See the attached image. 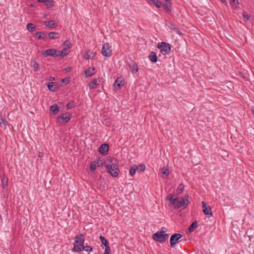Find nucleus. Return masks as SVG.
Instances as JSON below:
<instances>
[{"instance_id":"09e8293b","label":"nucleus","mask_w":254,"mask_h":254,"mask_svg":"<svg viewBox=\"0 0 254 254\" xmlns=\"http://www.w3.org/2000/svg\"><path fill=\"white\" fill-rule=\"evenodd\" d=\"M47 0H38V1L41 2H45Z\"/></svg>"},{"instance_id":"9b49d317","label":"nucleus","mask_w":254,"mask_h":254,"mask_svg":"<svg viewBox=\"0 0 254 254\" xmlns=\"http://www.w3.org/2000/svg\"><path fill=\"white\" fill-rule=\"evenodd\" d=\"M71 115H70V114H69L68 113L66 112L64 113H63L60 116H59L58 118V120L59 122H60V120L61 119V120H64L65 123H66L68 122H69V121L71 119Z\"/></svg>"},{"instance_id":"f704fd0d","label":"nucleus","mask_w":254,"mask_h":254,"mask_svg":"<svg viewBox=\"0 0 254 254\" xmlns=\"http://www.w3.org/2000/svg\"><path fill=\"white\" fill-rule=\"evenodd\" d=\"M97 167L95 161L92 162L90 165V169L91 171H94L96 170Z\"/></svg>"},{"instance_id":"f257e3e1","label":"nucleus","mask_w":254,"mask_h":254,"mask_svg":"<svg viewBox=\"0 0 254 254\" xmlns=\"http://www.w3.org/2000/svg\"><path fill=\"white\" fill-rule=\"evenodd\" d=\"M106 164L105 168L107 173L113 177H117L120 173L118 160L115 158L108 157Z\"/></svg>"},{"instance_id":"39448f33","label":"nucleus","mask_w":254,"mask_h":254,"mask_svg":"<svg viewBox=\"0 0 254 254\" xmlns=\"http://www.w3.org/2000/svg\"><path fill=\"white\" fill-rule=\"evenodd\" d=\"M153 239L156 241L160 243H163L168 240L169 235L168 234H162L160 233L156 232L152 236Z\"/></svg>"},{"instance_id":"c85d7f7f","label":"nucleus","mask_w":254,"mask_h":254,"mask_svg":"<svg viewBox=\"0 0 254 254\" xmlns=\"http://www.w3.org/2000/svg\"><path fill=\"white\" fill-rule=\"evenodd\" d=\"M84 251L85 252H90L91 251H92V248L91 247L89 246H82L80 249L79 250V251Z\"/></svg>"},{"instance_id":"4468645a","label":"nucleus","mask_w":254,"mask_h":254,"mask_svg":"<svg viewBox=\"0 0 254 254\" xmlns=\"http://www.w3.org/2000/svg\"><path fill=\"white\" fill-rule=\"evenodd\" d=\"M98 85L99 83H97V80L96 79H93L89 83L88 85L90 90L97 88Z\"/></svg>"},{"instance_id":"37998d69","label":"nucleus","mask_w":254,"mask_h":254,"mask_svg":"<svg viewBox=\"0 0 254 254\" xmlns=\"http://www.w3.org/2000/svg\"><path fill=\"white\" fill-rule=\"evenodd\" d=\"M111 249L110 247H105V251L103 254H110Z\"/></svg>"},{"instance_id":"f03ea898","label":"nucleus","mask_w":254,"mask_h":254,"mask_svg":"<svg viewBox=\"0 0 254 254\" xmlns=\"http://www.w3.org/2000/svg\"><path fill=\"white\" fill-rule=\"evenodd\" d=\"M189 194H186L183 197H181L180 198H177V200L175 203L174 206L175 209H178L179 208H186L190 203V201L189 200Z\"/></svg>"},{"instance_id":"b1692460","label":"nucleus","mask_w":254,"mask_h":254,"mask_svg":"<svg viewBox=\"0 0 254 254\" xmlns=\"http://www.w3.org/2000/svg\"><path fill=\"white\" fill-rule=\"evenodd\" d=\"M46 26L49 28L52 29L56 26V23L54 20H50L47 22Z\"/></svg>"},{"instance_id":"79ce46f5","label":"nucleus","mask_w":254,"mask_h":254,"mask_svg":"<svg viewBox=\"0 0 254 254\" xmlns=\"http://www.w3.org/2000/svg\"><path fill=\"white\" fill-rule=\"evenodd\" d=\"M174 26V30L176 32L177 34L180 35H183V33L180 31V30L177 28L175 25H173Z\"/></svg>"},{"instance_id":"c9c22d12","label":"nucleus","mask_w":254,"mask_h":254,"mask_svg":"<svg viewBox=\"0 0 254 254\" xmlns=\"http://www.w3.org/2000/svg\"><path fill=\"white\" fill-rule=\"evenodd\" d=\"M249 18H250V16L247 12H244L243 13V19L244 21L247 22V21H248L249 19Z\"/></svg>"},{"instance_id":"f3484780","label":"nucleus","mask_w":254,"mask_h":254,"mask_svg":"<svg viewBox=\"0 0 254 254\" xmlns=\"http://www.w3.org/2000/svg\"><path fill=\"white\" fill-rule=\"evenodd\" d=\"M177 197H175L174 195L170 193L168 194L167 196V199L170 201V202L173 204L174 205L177 200Z\"/></svg>"},{"instance_id":"473e14b6","label":"nucleus","mask_w":254,"mask_h":254,"mask_svg":"<svg viewBox=\"0 0 254 254\" xmlns=\"http://www.w3.org/2000/svg\"><path fill=\"white\" fill-rule=\"evenodd\" d=\"M57 35L58 33L55 32H51L49 33V37L51 39H56L58 38Z\"/></svg>"},{"instance_id":"ddd939ff","label":"nucleus","mask_w":254,"mask_h":254,"mask_svg":"<svg viewBox=\"0 0 254 254\" xmlns=\"http://www.w3.org/2000/svg\"><path fill=\"white\" fill-rule=\"evenodd\" d=\"M150 5H154L157 7L160 8L162 6V4L159 0H146Z\"/></svg>"},{"instance_id":"de8ad7c7","label":"nucleus","mask_w":254,"mask_h":254,"mask_svg":"<svg viewBox=\"0 0 254 254\" xmlns=\"http://www.w3.org/2000/svg\"><path fill=\"white\" fill-rule=\"evenodd\" d=\"M223 3L227 4V0H220Z\"/></svg>"},{"instance_id":"58836bf2","label":"nucleus","mask_w":254,"mask_h":254,"mask_svg":"<svg viewBox=\"0 0 254 254\" xmlns=\"http://www.w3.org/2000/svg\"><path fill=\"white\" fill-rule=\"evenodd\" d=\"M2 186L3 188L7 185V180L4 177L1 179Z\"/></svg>"},{"instance_id":"393cba45","label":"nucleus","mask_w":254,"mask_h":254,"mask_svg":"<svg viewBox=\"0 0 254 254\" xmlns=\"http://www.w3.org/2000/svg\"><path fill=\"white\" fill-rule=\"evenodd\" d=\"M197 227V223L196 221L193 222L189 228V230L191 232L194 230Z\"/></svg>"},{"instance_id":"cd10ccee","label":"nucleus","mask_w":254,"mask_h":254,"mask_svg":"<svg viewBox=\"0 0 254 254\" xmlns=\"http://www.w3.org/2000/svg\"><path fill=\"white\" fill-rule=\"evenodd\" d=\"M47 86L50 91H54L55 89L57 88V85L54 82L49 83Z\"/></svg>"},{"instance_id":"7ed1b4c3","label":"nucleus","mask_w":254,"mask_h":254,"mask_svg":"<svg viewBox=\"0 0 254 254\" xmlns=\"http://www.w3.org/2000/svg\"><path fill=\"white\" fill-rule=\"evenodd\" d=\"M85 241L84 236L83 234H80L74 237V247L72 252H76L79 251L83 246Z\"/></svg>"},{"instance_id":"c03bdc74","label":"nucleus","mask_w":254,"mask_h":254,"mask_svg":"<svg viewBox=\"0 0 254 254\" xmlns=\"http://www.w3.org/2000/svg\"><path fill=\"white\" fill-rule=\"evenodd\" d=\"M167 229L166 227H162L161 229V230L160 232H158V233H160L162 234H165V233L167 232Z\"/></svg>"},{"instance_id":"aec40b11","label":"nucleus","mask_w":254,"mask_h":254,"mask_svg":"<svg viewBox=\"0 0 254 254\" xmlns=\"http://www.w3.org/2000/svg\"><path fill=\"white\" fill-rule=\"evenodd\" d=\"M149 60L153 63H155L157 61V57L154 52H152L149 56Z\"/></svg>"},{"instance_id":"7c9ffc66","label":"nucleus","mask_w":254,"mask_h":254,"mask_svg":"<svg viewBox=\"0 0 254 254\" xmlns=\"http://www.w3.org/2000/svg\"><path fill=\"white\" fill-rule=\"evenodd\" d=\"M137 171V168L135 165H134L130 167L129 170V175L131 176H133L136 173Z\"/></svg>"},{"instance_id":"1a4fd4ad","label":"nucleus","mask_w":254,"mask_h":254,"mask_svg":"<svg viewBox=\"0 0 254 254\" xmlns=\"http://www.w3.org/2000/svg\"><path fill=\"white\" fill-rule=\"evenodd\" d=\"M203 212L205 215H207L208 217L212 216V213L210 207L206 204L205 202H202Z\"/></svg>"},{"instance_id":"20e7f679","label":"nucleus","mask_w":254,"mask_h":254,"mask_svg":"<svg viewBox=\"0 0 254 254\" xmlns=\"http://www.w3.org/2000/svg\"><path fill=\"white\" fill-rule=\"evenodd\" d=\"M157 47L160 49L161 52L164 55L169 54L171 51L170 45L164 42L158 44Z\"/></svg>"},{"instance_id":"423d86ee","label":"nucleus","mask_w":254,"mask_h":254,"mask_svg":"<svg viewBox=\"0 0 254 254\" xmlns=\"http://www.w3.org/2000/svg\"><path fill=\"white\" fill-rule=\"evenodd\" d=\"M58 50H57L55 49H50L43 51L42 52V55L45 57H47L48 56L58 57Z\"/></svg>"},{"instance_id":"a878e982","label":"nucleus","mask_w":254,"mask_h":254,"mask_svg":"<svg viewBox=\"0 0 254 254\" xmlns=\"http://www.w3.org/2000/svg\"><path fill=\"white\" fill-rule=\"evenodd\" d=\"M99 239L101 240V243L105 247H109V243L108 241L102 236L99 237Z\"/></svg>"},{"instance_id":"4c0bfd02","label":"nucleus","mask_w":254,"mask_h":254,"mask_svg":"<svg viewBox=\"0 0 254 254\" xmlns=\"http://www.w3.org/2000/svg\"><path fill=\"white\" fill-rule=\"evenodd\" d=\"M184 190V186L183 184L180 185L177 189V192L178 193H181Z\"/></svg>"},{"instance_id":"2f4dec72","label":"nucleus","mask_w":254,"mask_h":254,"mask_svg":"<svg viewBox=\"0 0 254 254\" xmlns=\"http://www.w3.org/2000/svg\"><path fill=\"white\" fill-rule=\"evenodd\" d=\"M137 171L140 172H143L145 170V166L144 164H140L138 166H136Z\"/></svg>"},{"instance_id":"a19ab883","label":"nucleus","mask_w":254,"mask_h":254,"mask_svg":"<svg viewBox=\"0 0 254 254\" xmlns=\"http://www.w3.org/2000/svg\"><path fill=\"white\" fill-rule=\"evenodd\" d=\"M64 45L68 48H70L71 46V43L69 40H65L64 43Z\"/></svg>"},{"instance_id":"412c9836","label":"nucleus","mask_w":254,"mask_h":254,"mask_svg":"<svg viewBox=\"0 0 254 254\" xmlns=\"http://www.w3.org/2000/svg\"><path fill=\"white\" fill-rule=\"evenodd\" d=\"M162 6L167 12H170L171 11V4L170 0H169V2H166V3L162 5Z\"/></svg>"},{"instance_id":"6e6552de","label":"nucleus","mask_w":254,"mask_h":254,"mask_svg":"<svg viewBox=\"0 0 254 254\" xmlns=\"http://www.w3.org/2000/svg\"><path fill=\"white\" fill-rule=\"evenodd\" d=\"M182 237V235L179 233H175L172 235L170 238V244L172 248L175 247L176 244L178 243V240Z\"/></svg>"},{"instance_id":"8fccbe9b","label":"nucleus","mask_w":254,"mask_h":254,"mask_svg":"<svg viewBox=\"0 0 254 254\" xmlns=\"http://www.w3.org/2000/svg\"><path fill=\"white\" fill-rule=\"evenodd\" d=\"M231 0L233 3H236V1L237 3H238V1L237 0Z\"/></svg>"},{"instance_id":"2eb2a0df","label":"nucleus","mask_w":254,"mask_h":254,"mask_svg":"<svg viewBox=\"0 0 254 254\" xmlns=\"http://www.w3.org/2000/svg\"><path fill=\"white\" fill-rule=\"evenodd\" d=\"M96 55V53L88 51L83 56L84 58L86 59H90L93 58Z\"/></svg>"},{"instance_id":"3c124183","label":"nucleus","mask_w":254,"mask_h":254,"mask_svg":"<svg viewBox=\"0 0 254 254\" xmlns=\"http://www.w3.org/2000/svg\"><path fill=\"white\" fill-rule=\"evenodd\" d=\"M39 157H42V156H43V154H42V153L39 152Z\"/></svg>"},{"instance_id":"f8f14e48","label":"nucleus","mask_w":254,"mask_h":254,"mask_svg":"<svg viewBox=\"0 0 254 254\" xmlns=\"http://www.w3.org/2000/svg\"><path fill=\"white\" fill-rule=\"evenodd\" d=\"M109 146L107 144H103L99 148V152L103 155H106L108 152Z\"/></svg>"},{"instance_id":"9d476101","label":"nucleus","mask_w":254,"mask_h":254,"mask_svg":"<svg viewBox=\"0 0 254 254\" xmlns=\"http://www.w3.org/2000/svg\"><path fill=\"white\" fill-rule=\"evenodd\" d=\"M125 81L123 77H118L114 83V86L115 90L120 89L122 86L124 85Z\"/></svg>"},{"instance_id":"a18cd8bd","label":"nucleus","mask_w":254,"mask_h":254,"mask_svg":"<svg viewBox=\"0 0 254 254\" xmlns=\"http://www.w3.org/2000/svg\"><path fill=\"white\" fill-rule=\"evenodd\" d=\"M33 67L35 68V70L37 71L38 70V64L37 63H34L33 65Z\"/></svg>"},{"instance_id":"49530a36","label":"nucleus","mask_w":254,"mask_h":254,"mask_svg":"<svg viewBox=\"0 0 254 254\" xmlns=\"http://www.w3.org/2000/svg\"><path fill=\"white\" fill-rule=\"evenodd\" d=\"M62 81L63 82H66V83H68V82L69 81V79H68V78H64V79H63L62 80Z\"/></svg>"},{"instance_id":"4be33fe9","label":"nucleus","mask_w":254,"mask_h":254,"mask_svg":"<svg viewBox=\"0 0 254 254\" xmlns=\"http://www.w3.org/2000/svg\"><path fill=\"white\" fill-rule=\"evenodd\" d=\"M68 54V52L67 51V50L65 48H64L62 51H58V57H64L67 55Z\"/></svg>"},{"instance_id":"e433bc0d","label":"nucleus","mask_w":254,"mask_h":254,"mask_svg":"<svg viewBox=\"0 0 254 254\" xmlns=\"http://www.w3.org/2000/svg\"><path fill=\"white\" fill-rule=\"evenodd\" d=\"M74 106H75L74 102L73 101H72V102H70L68 103L66 105V107L67 109H70L72 108H73L74 107Z\"/></svg>"},{"instance_id":"0eeeda50","label":"nucleus","mask_w":254,"mask_h":254,"mask_svg":"<svg viewBox=\"0 0 254 254\" xmlns=\"http://www.w3.org/2000/svg\"><path fill=\"white\" fill-rule=\"evenodd\" d=\"M101 53L104 56L107 57H109L112 55V50L110 49V47L108 43L104 44L103 45Z\"/></svg>"},{"instance_id":"c756f323","label":"nucleus","mask_w":254,"mask_h":254,"mask_svg":"<svg viewBox=\"0 0 254 254\" xmlns=\"http://www.w3.org/2000/svg\"><path fill=\"white\" fill-rule=\"evenodd\" d=\"M138 71V67L137 65L133 63L131 66V71L132 73H134L135 72H137Z\"/></svg>"},{"instance_id":"6ab92c4d","label":"nucleus","mask_w":254,"mask_h":254,"mask_svg":"<svg viewBox=\"0 0 254 254\" xmlns=\"http://www.w3.org/2000/svg\"><path fill=\"white\" fill-rule=\"evenodd\" d=\"M95 161L97 167L104 166L105 167H106V160L105 161H103L102 159H98L97 160Z\"/></svg>"},{"instance_id":"72a5a7b5","label":"nucleus","mask_w":254,"mask_h":254,"mask_svg":"<svg viewBox=\"0 0 254 254\" xmlns=\"http://www.w3.org/2000/svg\"><path fill=\"white\" fill-rule=\"evenodd\" d=\"M161 173L164 175L165 177H166L169 174L170 172L167 168L163 167L162 169Z\"/></svg>"},{"instance_id":"5701e85b","label":"nucleus","mask_w":254,"mask_h":254,"mask_svg":"<svg viewBox=\"0 0 254 254\" xmlns=\"http://www.w3.org/2000/svg\"><path fill=\"white\" fill-rule=\"evenodd\" d=\"M37 39L39 40L44 39L46 37V35L43 32H38L36 33Z\"/></svg>"},{"instance_id":"bb28decb","label":"nucleus","mask_w":254,"mask_h":254,"mask_svg":"<svg viewBox=\"0 0 254 254\" xmlns=\"http://www.w3.org/2000/svg\"><path fill=\"white\" fill-rule=\"evenodd\" d=\"M27 30L30 32H33L36 29V26L33 23H28L27 25Z\"/></svg>"},{"instance_id":"ea45409f","label":"nucleus","mask_w":254,"mask_h":254,"mask_svg":"<svg viewBox=\"0 0 254 254\" xmlns=\"http://www.w3.org/2000/svg\"><path fill=\"white\" fill-rule=\"evenodd\" d=\"M0 126L1 127H5L6 126V121L1 118H0Z\"/></svg>"},{"instance_id":"a211bd4d","label":"nucleus","mask_w":254,"mask_h":254,"mask_svg":"<svg viewBox=\"0 0 254 254\" xmlns=\"http://www.w3.org/2000/svg\"><path fill=\"white\" fill-rule=\"evenodd\" d=\"M50 110L54 115H57L59 111V108L56 104L51 106Z\"/></svg>"},{"instance_id":"603ef678","label":"nucleus","mask_w":254,"mask_h":254,"mask_svg":"<svg viewBox=\"0 0 254 254\" xmlns=\"http://www.w3.org/2000/svg\"><path fill=\"white\" fill-rule=\"evenodd\" d=\"M174 25H171V28L172 29H173L174 30V26H173Z\"/></svg>"},{"instance_id":"dca6fc26","label":"nucleus","mask_w":254,"mask_h":254,"mask_svg":"<svg viewBox=\"0 0 254 254\" xmlns=\"http://www.w3.org/2000/svg\"><path fill=\"white\" fill-rule=\"evenodd\" d=\"M85 73L87 76H92L95 73V69L94 67H89L85 70Z\"/></svg>"}]
</instances>
